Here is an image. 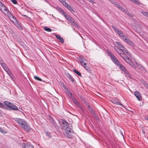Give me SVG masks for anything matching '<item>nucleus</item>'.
Listing matches in <instances>:
<instances>
[{"label": "nucleus", "instance_id": "nucleus-12", "mask_svg": "<svg viewBox=\"0 0 148 148\" xmlns=\"http://www.w3.org/2000/svg\"><path fill=\"white\" fill-rule=\"evenodd\" d=\"M134 95L138 100L140 101L141 100V96L139 92L136 91L134 92Z\"/></svg>", "mask_w": 148, "mask_h": 148}, {"label": "nucleus", "instance_id": "nucleus-55", "mask_svg": "<svg viewBox=\"0 0 148 148\" xmlns=\"http://www.w3.org/2000/svg\"><path fill=\"white\" fill-rule=\"evenodd\" d=\"M70 95H71V96L72 95V94L71 93H70Z\"/></svg>", "mask_w": 148, "mask_h": 148}, {"label": "nucleus", "instance_id": "nucleus-35", "mask_svg": "<svg viewBox=\"0 0 148 148\" xmlns=\"http://www.w3.org/2000/svg\"><path fill=\"white\" fill-rule=\"evenodd\" d=\"M84 67L88 71L90 72V69L88 66H84Z\"/></svg>", "mask_w": 148, "mask_h": 148}, {"label": "nucleus", "instance_id": "nucleus-19", "mask_svg": "<svg viewBox=\"0 0 148 148\" xmlns=\"http://www.w3.org/2000/svg\"><path fill=\"white\" fill-rule=\"evenodd\" d=\"M66 18L71 23L72 22H73V21L74 20L69 15L67 16Z\"/></svg>", "mask_w": 148, "mask_h": 148}, {"label": "nucleus", "instance_id": "nucleus-2", "mask_svg": "<svg viewBox=\"0 0 148 148\" xmlns=\"http://www.w3.org/2000/svg\"><path fill=\"white\" fill-rule=\"evenodd\" d=\"M4 104L7 107L14 110H18L17 107L13 103L8 101H5L4 102Z\"/></svg>", "mask_w": 148, "mask_h": 148}, {"label": "nucleus", "instance_id": "nucleus-30", "mask_svg": "<svg viewBox=\"0 0 148 148\" xmlns=\"http://www.w3.org/2000/svg\"><path fill=\"white\" fill-rule=\"evenodd\" d=\"M113 62L115 64L119 66V64L120 63L117 58H116Z\"/></svg>", "mask_w": 148, "mask_h": 148}, {"label": "nucleus", "instance_id": "nucleus-17", "mask_svg": "<svg viewBox=\"0 0 148 148\" xmlns=\"http://www.w3.org/2000/svg\"><path fill=\"white\" fill-rule=\"evenodd\" d=\"M67 5V6L66 8L71 12L73 14V13L75 12V11L69 5Z\"/></svg>", "mask_w": 148, "mask_h": 148}, {"label": "nucleus", "instance_id": "nucleus-25", "mask_svg": "<svg viewBox=\"0 0 148 148\" xmlns=\"http://www.w3.org/2000/svg\"><path fill=\"white\" fill-rule=\"evenodd\" d=\"M79 61L80 63H82L83 62L86 61V60L83 57H82L79 59Z\"/></svg>", "mask_w": 148, "mask_h": 148}, {"label": "nucleus", "instance_id": "nucleus-32", "mask_svg": "<svg viewBox=\"0 0 148 148\" xmlns=\"http://www.w3.org/2000/svg\"><path fill=\"white\" fill-rule=\"evenodd\" d=\"M68 77L70 81H71L72 82H74V81L75 80L74 79H73L72 77H71V76L69 74H68Z\"/></svg>", "mask_w": 148, "mask_h": 148}, {"label": "nucleus", "instance_id": "nucleus-5", "mask_svg": "<svg viewBox=\"0 0 148 148\" xmlns=\"http://www.w3.org/2000/svg\"><path fill=\"white\" fill-rule=\"evenodd\" d=\"M73 134V131L71 127H69L68 129L66 130V135L69 138H72Z\"/></svg>", "mask_w": 148, "mask_h": 148}, {"label": "nucleus", "instance_id": "nucleus-52", "mask_svg": "<svg viewBox=\"0 0 148 148\" xmlns=\"http://www.w3.org/2000/svg\"><path fill=\"white\" fill-rule=\"evenodd\" d=\"M46 2L48 3L49 0H44Z\"/></svg>", "mask_w": 148, "mask_h": 148}, {"label": "nucleus", "instance_id": "nucleus-29", "mask_svg": "<svg viewBox=\"0 0 148 148\" xmlns=\"http://www.w3.org/2000/svg\"><path fill=\"white\" fill-rule=\"evenodd\" d=\"M62 3L63 5L66 7V8L67 6V5H69V4H68L65 1V0H64V1H63V2H61Z\"/></svg>", "mask_w": 148, "mask_h": 148}, {"label": "nucleus", "instance_id": "nucleus-14", "mask_svg": "<svg viewBox=\"0 0 148 148\" xmlns=\"http://www.w3.org/2000/svg\"><path fill=\"white\" fill-rule=\"evenodd\" d=\"M23 148H34L32 145H29L27 143H23L22 145Z\"/></svg>", "mask_w": 148, "mask_h": 148}, {"label": "nucleus", "instance_id": "nucleus-34", "mask_svg": "<svg viewBox=\"0 0 148 148\" xmlns=\"http://www.w3.org/2000/svg\"><path fill=\"white\" fill-rule=\"evenodd\" d=\"M88 110L91 112V113H94L92 109L90 107V106H88Z\"/></svg>", "mask_w": 148, "mask_h": 148}, {"label": "nucleus", "instance_id": "nucleus-21", "mask_svg": "<svg viewBox=\"0 0 148 148\" xmlns=\"http://www.w3.org/2000/svg\"><path fill=\"white\" fill-rule=\"evenodd\" d=\"M43 29L45 31L48 32H50L52 31L51 29L49 28H48L47 27H44Z\"/></svg>", "mask_w": 148, "mask_h": 148}, {"label": "nucleus", "instance_id": "nucleus-44", "mask_svg": "<svg viewBox=\"0 0 148 148\" xmlns=\"http://www.w3.org/2000/svg\"><path fill=\"white\" fill-rule=\"evenodd\" d=\"M11 1L14 4H16L17 3V2L16 0H11Z\"/></svg>", "mask_w": 148, "mask_h": 148}, {"label": "nucleus", "instance_id": "nucleus-54", "mask_svg": "<svg viewBox=\"0 0 148 148\" xmlns=\"http://www.w3.org/2000/svg\"><path fill=\"white\" fill-rule=\"evenodd\" d=\"M60 2H62L64 1V0H59Z\"/></svg>", "mask_w": 148, "mask_h": 148}, {"label": "nucleus", "instance_id": "nucleus-28", "mask_svg": "<svg viewBox=\"0 0 148 148\" xmlns=\"http://www.w3.org/2000/svg\"><path fill=\"white\" fill-rule=\"evenodd\" d=\"M6 14H7L9 18L10 17H12V18H14V16H13L10 12H8L6 13Z\"/></svg>", "mask_w": 148, "mask_h": 148}, {"label": "nucleus", "instance_id": "nucleus-33", "mask_svg": "<svg viewBox=\"0 0 148 148\" xmlns=\"http://www.w3.org/2000/svg\"><path fill=\"white\" fill-rule=\"evenodd\" d=\"M114 48L116 52L118 53V52H119V48L118 47H117L116 45H114Z\"/></svg>", "mask_w": 148, "mask_h": 148}, {"label": "nucleus", "instance_id": "nucleus-24", "mask_svg": "<svg viewBox=\"0 0 148 148\" xmlns=\"http://www.w3.org/2000/svg\"><path fill=\"white\" fill-rule=\"evenodd\" d=\"M71 24L73 26L75 27H79L77 23L74 21V20H73V22L71 23Z\"/></svg>", "mask_w": 148, "mask_h": 148}, {"label": "nucleus", "instance_id": "nucleus-1", "mask_svg": "<svg viewBox=\"0 0 148 148\" xmlns=\"http://www.w3.org/2000/svg\"><path fill=\"white\" fill-rule=\"evenodd\" d=\"M115 43L118 46L119 48V52H118V53L119 54L120 56H121V54H126L128 56L129 52L127 49L120 42H116Z\"/></svg>", "mask_w": 148, "mask_h": 148}, {"label": "nucleus", "instance_id": "nucleus-18", "mask_svg": "<svg viewBox=\"0 0 148 148\" xmlns=\"http://www.w3.org/2000/svg\"><path fill=\"white\" fill-rule=\"evenodd\" d=\"M118 66L120 67L121 70L124 71V72L127 73V70H126L125 68L123 65L119 64Z\"/></svg>", "mask_w": 148, "mask_h": 148}, {"label": "nucleus", "instance_id": "nucleus-46", "mask_svg": "<svg viewBox=\"0 0 148 148\" xmlns=\"http://www.w3.org/2000/svg\"><path fill=\"white\" fill-rule=\"evenodd\" d=\"M138 68H141V69H144L143 67L140 64L138 65Z\"/></svg>", "mask_w": 148, "mask_h": 148}, {"label": "nucleus", "instance_id": "nucleus-57", "mask_svg": "<svg viewBox=\"0 0 148 148\" xmlns=\"http://www.w3.org/2000/svg\"><path fill=\"white\" fill-rule=\"evenodd\" d=\"M12 20H14V19H12Z\"/></svg>", "mask_w": 148, "mask_h": 148}, {"label": "nucleus", "instance_id": "nucleus-13", "mask_svg": "<svg viewBox=\"0 0 148 148\" xmlns=\"http://www.w3.org/2000/svg\"><path fill=\"white\" fill-rule=\"evenodd\" d=\"M121 10L122 12H125V14H128L131 17H132L133 16V15L130 13L129 11L127 10H125L124 8H122Z\"/></svg>", "mask_w": 148, "mask_h": 148}, {"label": "nucleus", "instance_id": "nucleus-23", "mask_svg": "<svg viewBox=\"0 0 148 148\" xmlns=\"http://www.w3.org/2000/svg\"><path fill=\"white\" fill-rule=\"evenodd\" d=\"M141 13L144 16L148 17V12H147L144 11H141Z\"/></svg>", "mask_w": 148, "mask_h": 148}, {"label": "nucleus", "instance_id": "nucleus-36", "mask_svg": "<svg viewBox=\"0 0 148 148\" xmlns=\"http://www.w3.org/2000/svg\"><path fill=\"white\" fill-rule=\"evenodd\" d=\"M0 64L1 65L2 64L5 65V63L4 61L2 60V58L0 57Z\"/></svg>", "mask_w": 148, "mask_h": 148}, {"label": "nucleus", "instance_id": "nucleus-10", "mask_svg": "<svg viewBox=\"0 0 148 148\" xmlns=\"http://www.w3.org/2000/svg\"><path fill=\"white\" fill-rule=\"evenodd\" d=\"M73 100L75 104L82 111L83 109L78 101L75 98H73Z\"/></svg>", "mask_w": 148, "mask_h": 148}, {"label": "nucleus", "instance_id": "nucleus-31", "mask_svg": "<svg viewBox=\"0 0 148 148\" xmlns=\"http://www.w3.org/2000/svg\"><path fill=\"white\" fill-rule=\"evenodd\" d=\"M34 79H36L40 81H42V80L40 79V78H39L38 76H34Z\"/></svg>", "mask_w": 148, "mask_h": 148}, {"label": "nucleus", "instance_id": "nucleus-53", "mask_svg": "<svg viewBox=\"0 0 148 148\" xmlns=\"http://www.w3.org/2000/svg\"><path fill=\"white\" fill-rule=\"evenodd\" d=\"M23 16L24 17H25V18L27 17V16L26 15H23Z\"/></svg>", "mask_w": 148, "mask_h": 148}, {"label": "nucleus", "instance_id": "nucleus-11", "mask_svg": "<svg viewBox=\"0 0 148 148\" xmlns=\"http://www.w3.org/2000/svg\"><path fill=\"white\" fill-rule=\"evenodd\" d=\"M22 128L27 132H29L31 130V128L27 123Z\"/></svg>", "mask_w": 148, "mask_h": 148}, {"label": "nucleus", "instance_id": "nucleus-48", "mask_svg": "<svg viewBox=\"0 0 148 148\" xmlns=\"http://www.w3.org/2000/svg\"><path fill=\"white\" fill-rule=\"evenodd\" d=\"M1 5L2 7V8H3V7L5 6V5L3 3H1Z\"/></svg>", "mask_w": 148, "mask_h": 148}, {"label": "nucleus", "instance_id": "nucleus-39", "mask_svg": "<svg viewBox=\"0 0 148 148\" xmlns=\"http://www.w3.org/2000/svg\"><path fill=\"white\" fill-rule=\"evenodd\" d=\"M57 10L61 14L63 11L60 8H58Z\"/></svg>", "mask_w": 148, "mask_h": 148}, {"label": "nucleus", "instance_id": "nucleus-9", "mask_svg": "<svg viewBox=\"0 0 148 148\" xmlns=\"http://www.w3.org/2000/svg\"><path fill=\"white\" fill-rule=\"evenodd\" d=\"M121 56L127 62H130L131 61L130 59L128 57L127 55L126 54H121Z\"/></svg>", "mask_w": 148, "mask_h": 148}, {"label": "nucleus", "instance_id": "nucleus-7", "mask_svg": "<svg viewBox=\"0 0 148 148\" xmlns=\"http://www.w3.org/2000/svg\"><path fill=\"white\" fill-rule=\"evenodd\" d=\"M123 40L128 45H130L133 47H135V46L134 43L130 39L127 37L125 36L123 39Z\"/></svg>", "mask_w": 148, "mask_h": 148}, {"label": "nucleus", "instance_id": "nucleus-4", "mask_svg": "<svg viewBox=\"0 0 148 148\" xmlns=\"http://www.w3.org/2000/svg\"><path fill=\"white\" fill-rule=\"evenodd\" d=\"M15 121L22 128L27 123L26 121L22 119L19 118H16L15 119Z\"/></svg>", "mask_w": 148, "mask_h": 148}, {"label": "nucleus", "instance_id": "nucleus-51", "mask_svg": "<svg viewBox=\"0 0 148 148\" xmlns=\"http://www.w3.org/2000/svg\"><path fill=\"white\" fill-rule=\"evenodd\" d=\"M111 3H112L113 4H114L115 5V3H116L115 2H114V1H112V2H111Z\"/></svg>", "mask_w": 148, "mask_h": 148}, {"label": "nucleus", "instance_id": "nucleus-50", "mask_svg": "<svg viewBox=\"0 0 148 148\" xmlns=\"http://www.w3.org/2000/svg\"><path fill=\"white\" fill-rule=\"evenodd\" d=\"M3 106V104L2 103L0 102V107H1Z\"/></svg>", "mask_w": 148, "mask_h": 148}, {"label": "nucleus", "instance_id": "nucleus-42", "mask_svg": "<svg viewBox=\"0 0 148 148\" xmlns=\"http://www.w3.org/2000/svg\"><path fill=\"white\" fill-rule=\"evenodd\" d=\"M61 14L63 15L65 17V18L67 16L66 15V13L64 12V11L61 13Z\"/></svg>", "mask_w": 148, "mask_h": 148}, {"label": "nucleus", "instance_id": "nucleus-47", "mask_svg": "<svg viewBox=\"0 0 148 148\" xmlns=\"http://www.w3.org/2000/svg\"><path fill=\"white\" fill-rule=\"evenodd\" d=\"M89 2H91L92 3H95V2L93 0H89Z\"/></svg>", "mask_w": 148, "mask_h": 148}, {"label": "nucleus", "instance_id": "nucleus-6", "mask_svg": "<svg viewBox=\"0 0 148 148\" xmlns=\"http://www.w3.org/2000/svg\"><path fill=\"white\" fill-rule=\"evenodd\" d=\"M112 27L114 29L115 33H117L120 36L123 38H124L125 37V36L123 34V32L121 31L118 30L113 25H112Z\"/></svg>", "mask_w": 148, "mask_h": 148}, {"label": "nucleus", "instance_id": "nucleus-3", "mask_svg": "<svg viewBox=\"0 0 148 148\" xmlns=\"http://www.w3.org/2000/svg\"><path fill=\"white\" fill-rule=\"evenodd\" d=\"M69 126V124L67 122L63 119L61 120L60 127L62 129L66 130L68 129L69 127H71Z\"/></svg>", "mask_w": 148, "mask_h": 148}, {"label": "nucleus", "instance_id": "nucleus-41", "mask_svg": "<svg viewBox=\"0 0 148 148\" xmlns=\"http://www.w3.org/2000/svg\"><path fill=\"white\" fill-rule=\"evenodd\" d=\"M86 61H85V62H83L82 63H80L84 67V66H86Z\"/></svg>", "mask_w": 148, "mask_h": 148}, {"label": "nucleus", "instance_id": "nucleus-49", "mask_svg": "<svg viewBox=\"0 0 148 148\" xmlns=\"http://www.w3.org/2000/svg\"><path fill=\"white\" fill-rule=\"evenodd\" d=\"M145 85L147 87H148V84L146 83H145Z\"/></svg>", "mask_w": 148, "mask_h": 148}, {"label": "nucleus", "instance_id": "nucleus-22", "mask_svg": "<svg viewBox=\"0 0 148 148\" xmlns=\"http://www.w3.org/2000/svg\"><path fill=\"white\" fill-rule=\"evenodd\" d=\"M1 65L3 67V68L6 71H8L9 70V69L8 68L7 66L6 65V64L5 63V65L2 64Z\"/></svg>", "mask_w": 148, "mask_h": 148}, {"label": "nucleus", "instance_id": "nucleus-45", "mask_svg": "<svg viewBox=\"0 0 148 148\" xmlns=\"http://www.w3.org/2000/svg\"><path fill=\"white\" fill-rule=\"evenodd\" d=\"M0 131L2 133H5V131L4 130H3V129L1 128L0 127Z\"/></svg>", "mask_w": 148, "mask_h": 148}, {"label": "nucleus", "instance_id": "nucleus-26", "mask_svg": "<svg viewBox=\"0 0 148 148\" xmlns=\"http://www.w3.org/2000/svg\"><path fill=\"white\" fill-rule=\"evenodd\" d=\"M131 1L133 3H134L136 4L137 5H139L140 4V3L139 1L137 0H129Z\"/></svg>", "mask_w": 148, "mask_h": 148}, {"label": "nucleus", "instance_id": "nucleus-43", "mask_svg": "<svg viewBox=\"0 0 148 148\" xmlns=\"http://www.w3.org/2000/svg\"><path fill=\"white\" fill-rule=\"evenodd\" d=\"M55 36H56V38L58 39L61 37L60 36V35H58L57 34H55Z\"/></svg>", "mask_w": 148, "mask_h": 148}, {"label": "nucleus", "instance_id": "nucleus-8", "mask_svg": "<svg viewBox=\"0 0 148 148\" xmlns=\"http://www.w3.org/2000/svg\"><path fill=\"white\" fill-rule=\"evenodd\" d=\"M9 18L11 21L16 26L19 27H21V25L15 17L14 18H12V17H10Z\"/></svg>", "mask_w": 148, "mask_h": 148}, {"label": "nucleus", "instance_id": "nucleus-40", "mask_svg": "<svg viewBox=\"0 0 148 148\" xmlns=\"http://www.w3.org/2000/svg\"><path fill=\"white\" fill-rule=\"evenodd\" d=\"M115 6L116 7H117L118 8H119V9H120L121 8V6L119 5V4H118L117 3H115Z\"/></svg>", "mask_w": 148, "mask_h": 148}, {"label": "nucleus", "instance_id": "nucleus-15", "mask_svg": "<svg viewBox=\"0 0 148 148\" xmlns=\"http://www.w3.org/2000/svg\"><path fill=\"white\" fill-rule=\"evenodd\" d=\"M111 102L113 103L118 105H121L122 107H123L124 106L120 103L119 100L117 99L114 100L112 101Z\"/></svg>", "mask_w": 148, "mask_h": 148}, {"label": "nucleus", "instance_id": "nucleus-27", "mask_svg": "<svg viewBox=\"0 0 148 148\" xmlns=\"http://www.w3.org/2000/svg\"><path fill=\"white\" fill-rule=\"evenodd\" d=\"M73 71L77 75L79 76H81L82 75L81 73L79 72L77 70L75 69H73Z\"/></svg>", "mask_w": 148, "mask_h": 148}, {"label": "nucleus", "instance_id": "nucleus-37", "mask_svg": "<svg viewBox=\"0 0 148 148\" xmlns=\"http://www.w3.org/2000/svg\"><path fill=\"white\" fill-rule=\"evenodd\" d=\"M58 40L61 43H63L64 42V40L63 39L62 37H60Z\"/></svg>", "mask_w": 148, "mask_h": 148}, {"label": "nucleus", "instance_id": "nucleus-20", "mask_svg": "<svg viewBox=\"0 0 148 148\" xmlns=\"http://www.w3.org/2000/svg\"><path fill=\"white\" fill-rule=\"evenodd\" d=\"M109 56L112 60L113 61L116 58L111 53H109Z\"/></svg>", "mask_w": 148, "mask_h": 148}, {"label": "nucleus", "instance_id": "nucleus-16", "mask_svg": "<svg viewBox=\"0 0 148 148\" xmlns=\"http://www.w3.org/2000/svg\"><path fill=\"white\" fill-rule=\"evenodd\" d=\"M0 10L5 14H6V13L7 12H8L9 11L7 8L5 6L3 7V8H0Z\"/></svg>", "mask_w": 148, "mask_h": 148}, {"label": "nucleus", "instance_id": "nucleus-56", "mask_svg": "<svg viewBox=\"0 0 148 148\" xmlns=\"http://www.w3.org/2000/svg\"><path fill=\"white\" fill-rule=\"evenodd\" d=\"M147 120H148V118H147Z\"/></svg>", "mask_w": 148, "mask_h": 148}, {"label": "nucleus", "instance_id": "nucleus-38", "mask_svg": "<svg viewBox=\"0 0 148 148\" xmlns=\"http://www.w3.org/2000/svg\"><path fill=\"white\" fill-rule=\"evenodd\" d=\"M129 64L131 65L133 68H136V67L135 65L131 61H130V62H129Z\"/></svg>", "mask_w": 148, "mask_h": 148}]
</instances>
